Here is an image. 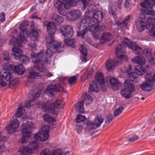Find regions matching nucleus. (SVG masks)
Here are the masks:
<instances>
[{"label":"nucleus","instance_id":"f257e3e1","mask_svg":"<svg viewBox=\"0 0 155 155\" xmlns=\"http://www.w3.org/2000/svg\"><path fill=\"white\" fill-rule=\"evenodd\" d=\"M103 12L101 11H96L93 13L92 21L95 22L89 26L91 23V19L89 16L85 17L81 20L78 26L79 31L77 32L78 37H83L85 33L88 31L92 33L93 37L96 39L99 37L100 32L104 30L105 26L103 25L100 26L99 23L101 22L103 18Z\"/></svg>","mask_w":155,"mask_h":155},{"label":"nucleus","instance_id":"f03ea898","mask_svg":"<svg viewBox=\"0 0 155 155\" xmlns=\"http://www.w3.org/2000/svg\"><path fill=\"white\" fill-rule=\"evenodd\" d=\"M80 0H56L54 2V5L61 15H65L66 10L68 9L72 6H75ZM83 5L85 8L89 3V0H81Z\"/></svg>","mask_w":155,"mask_h":155},{"label":"nucleus","instance_id":"7ed1b4c3","mask_svg":"<svg viewBox=\"0 0 155 155\" xmlns=\"http://www.w3.org/2000/svg\"><path fill=\"white\" fill-rule=\"evenodd\" d=\"M64 104L62 101L56 100L53 101L48 100L43 103L39 102L37 105L39 108H42L45 111L57 115L60 109L63 108Z\"/></svg>","mask_w":155,"mask_h":155},{"label":"nucleus","instance_id":"20e7f679","mask_svg":"<svg viewBox=\"0 0 155 155\" xmlns=\"http://www.w3.org/2000/svg\"><path fill=\"white\" fill-rule=\"evenodd\" d=\"M6 81H9L10 88L13 89L17 84V78H13L11 74L7 70H3L0 72V86L5 87L6 85Z\"/></svg>","mask_w":155,"mask_h":155},{"label":"nucleus","instance_id":"39448f33","mask_svg":"<svg viewBox=\"0 0 155 155\" xmlns=\"http://www.w3.org/2000/svg\"><path fill=\"white\" fill-rule=\"evenodd\" d=\"M155 22V18L148 19L145 15L141 14L140 15L139 18L136 21V25L137 30L139 31H142L148 28V25L149 30V27L151 25V23Z\"/></svg>","mask_w":155,"mask_h":155},{"label":"nucleus","instance_id":"423d86ee","mask_svg":"<svg viewBox=\"0 0 155 155\" xmlns=\"http://www.w3.org/2000/svg\"><path fill=\"white\" fill-rule=\"evenodd\" d=\"M35 127V124L33 123L28 122L23 124L21 127L22 137L21 143H26L31 136L30 130Z\"/></svg>","mask_w":155,"mask_h":155},{"label":"nucleus","instance_id":"0eeeda50","mask_svg":"<svg viewBox=\"0 0 155 155\" xmlns=\"http://www.w3.org/2000/svg\"><path fill=\"white\" fill-rule=\"evenodd\" d=\"M39 144L36 141H33L29 143L27 146H22L18 149V152L23 155H31L33 150H37L39 147Z\"/></svg>","mask_w":155,"mask_h":155},{"label":"nucleus","instance_id":"6e6552de","mask_svg":"<svg viewBox=\"0 0 155 155\" xmlns=\"http://www.w3.org/2000/svg\"><path fill=\"white\" fill-rule=\"evenodd\" d=\"M124 89L121 90V95L124 98L129 99L132 96V93L135 91L134 85L128 80H127L124 83Z\"/></svg>","mask_w":155,"mask_h":155},{"label":"nucleus","instance_id":"1a4fd4ad","mask_svg":"<svg viewBox=\"0 0 155 155\" xmlns=\"http://www.w3.org/2000/svg\"><path fill=\"white\" fill-rule=\"evenodd\" d=\"M31 57L32 59V62L34 64L35 68L40 72L43 71L45 69L43 65V63L42 61L36 59L34 61L35 58H41L43 57V54L42 52L36 54L34 51L32 52L31 54Z\"/></svg>","mask_w":155,"mask_h":155},{"label":"nucleus","instance_id":"9d476101","mask_svg":"<svg viewBox=\"0 0 155 155\" xmlns=\"http://www.w3.org/2000/svg\"><path fill=\"white\" fill-rule=\"evenodd\" d=\"M64 88L63 87L59 84L55 85H51L48 86L46 90L45 91L43 95V100L46 99V96L49 97H52L54 95V92L55 91L58 92L59 91H63Z\"/></svg>","mask_w":155,"mask_h":155},{"label":"nucleus","instance_id":"9b49d317","mask_svg":"<svg viewBox=\"0 0 155 155\" xmlns=\"http://www.w3.org/2000/svg\"><path fill=\"white\" fill-rule=\"evenodd\" d=\"M49 127L48 125H44L35 135V138L41 141H46L49 137Z\"/></svg>","mask_w":155,"mask_h":155},{"label":"nucleus","instance_id":"f8f14e48","mask_svg":"<svg viewBox=\"0 0 155 155\" xmlns=\"http://www.w3.org/2000/svg\"><path fill=\"white\" fill-rule=\"evenodd\" d=\"M140 5L141 7L147 9L144 11L147 14L152 16L155 15V11L152 9L155 6L154 0H145L140 4Z\"/></svg>","mask_w":155,"mask_h":155},{"label":"nucleus","instance_id":"ddd939ff","mask_svg":"<svg viewBox=\"0 0 155 155\" xmlns=\"http://www.w3.org/2000/svg\"><path fill=\"white\" fill-rule=\"evenodd\" d=\"M122 41V43L121 44H119L116 47V55L120 60H121L124 62L127 61L128 59L127 56L124 54V53L126 52V46L124 45V43L126 44L124 42V40Z\"/></svg>","mask_w":155,"mask_h":155},{"label":"nucleus","instance_id":"4468645a","mask_svg":"<svg viewBox=\"0 0 155 155\" xmlns=\"http://www.w3.org/2000/svg\"><path fill=\"white\" fill-rule=\"evenodd\" d=\"M12 54L15 59H21L22 62L25 64H27L29 61V60L28 58L23 55V51L20 48L15 47L12 48Z\"/></svg>","mask_w":155,"mask_h":155},{"label":"nucleus","instance_id":"2eb2a0df","mask_svg":"<svg viewBox=\"0 0 155 155\" xmlns=\"http://www.w3.org/2000/svg\"><path fill=\"white\" fill-rule=\"evenodd\" d=\"M28 21H25L21 23L18 27L20 30L18 36V39L24 42H27V41L25 37L29 36V31L25 27L28 25Z\"/></svg>","mask_w":155,"mask_h":155},{"label":"nucleus","instance_id":"dca6fc26","mask_svg":"<svg viewBox=\"0 0 155 155\" xmlns=\"http://www.w3.org/2000/svg\"><path fill=\"white\" fill-rule=\"evenodd\" d=\"M59 31L61 35L65 38H71L74 34L72 27L69 25L61 26L59 28Z\"/></svg>","mask_w":155,"mask_h":155},{"label":"nucleus","instance_id":"f3484780","mask_svg":"<svg viewBox=\"0 0 155 155\" xmlns=\"http://www.w3.org/2000/svg\"><path fill=\"white\" fill-rule=\"evenodd\" d=\"M20 122L16 118L12 117L11 119L10 123L6 128L7 131L12 134L17 131L19 127Z\"/></svg>","mask_w":155,"mask_h":155},{"label":"nucleus","instance_id":"a211bd4d","mask_svg":"<svg viewBox=\"0 0 155 155\" xmlns=\"http://www.w3.org/2000/svg\"><path fill=\"white\" fill-rule=\"evenodd\" d=\"M40 155H64L63 151L60 149H56L51 150L48 148H45L40 152ZM64 155H70L68 153Z\"/></svg>","mask_w":155,"mask_h":155},{"label":"nucleus","instance_id":"6ab92c4d","mask_svg":"<svg viewBox=\"0 0 155 155\" xmlns=\"http://www.w3.org/2000/svg\"><path fill=\"white\" fill-rule=\"evenodd\" d=\"M47 46V47H54V49L56 48H60L61 43L55 41L54 36L53 34H49L46 38Z\"/></svg>","mask_w":155,"mask_h":155},{"label":"nucleus","instance_id":"aec40b11","mask_svg":"<svg viewBox=\"0 0 155 155\" xmlns=\"http://www.w3.org/2000/svg\"><path fill=\"white\" fill-rule=\"evenodd\" d=\"M82 13L78 9L73 10L67 15L66 18L68 20L71 21L79 19L81 16Z\"/></svg>","mask_w":155,"mask_h":155},{"label":"nucleus","instance_id":"412c9836","mask_svg":"<svg viewBox=\"0 0 155 155\" xmlns=\"http://www.w3.org/2000/svg\"><path fill=\"white\" fill-rule=\"evenodd\" d=\"M95 78L98 83L100 84L102 90L106 91L108 83L104 81V77L103 73L101 72L97 73L95 74Z\"/></svg>","mask_w":155,"mask_h":155},{"label":"nucleus","instance_id":"4be33fe9","mask_svg":"<svg viewBox=\"0 0 155 155\" xmlns=\"http://www.w3.org/2000/svg\"><path fill=\"white\" fill-rule=\"evenodd\" d=\"M124 42L130 48L137 54H140L142 52V49L141 47L136 45L134 42L130 41L127 38L125 39Z\"/></svg>","mask_w":155,"mask_h":155},{"label":"nucleus","instance_id":"5701e85b","mask_svg":"<svg viewBox=\"0 0 155 155\" xmlns=\"http://www.w3.org/2000/svg\"><path fill=\"white\" fill-rule=\"evenodd\" d=\"M123 62L119 59L111 60H108L105 66L107 69L109 71L113 70L114 68L123 63Z\"/></svg>","mask_w":155,"mask_h":155},{"label":"nucleus","instance_id":"b1692460","mask_svg":"<svg viewBox=\"0 0 155 155\" xmlns=\"http://www.w3.org/2000/svg\"><path fill=\"white\" fill-rule=\"evenodd\" d=\"M107 80L110 83L109 85L112 89L115 91L118 90L120 84L116 78L112 76H109L107 77Z\"/></svg>","mask_w":155,"mask_h":155},{"label":"nucleus","instance_id":"393cba45","mask_svg":"<svg viewBox=\"0 0 155 155\" xmlns=\"http://www.w3.org/2000/svg\"><path fill=\"white\" fill-rule=\"evenodd\" d=\"M41 75L39 73H37L33 70H30L29 72L28 79L26 83V85H30L31 84L33 83L34 79H37Z\"/></svg>","mask_w":155,"mask_h":155},{"label":"nucleus","instance_id":"a878e982","mask_svg":"<svg viewBox=\"0 0 155 155\" xmlns=\"http://www.w3.org/2000/svg\"><path fill=\"white\" fill-rule=\"evenodd\" d=\"M41 93V90H40L38 92L34 94L31 97L29 96L31 98V99L28 101H27L25 104V107H31V105H33L32 103L34 102L36 100L37 98L38 97Z\"/></svg>","mask_w":155,"mask_h":155},{"label":"nucleus","instance_id":"bb28decb","mask_svg":"<svg viewBox=\"0 0 155 155\" xmlns=\"http://www.w3.org/2000/svg\"><path fill=\"white\" fill-rule=\"evenodd\" d=\"M60 48H56L54 49V47H48L45 53V58L46 60H45V62H47L52 56L54 52H60V50L59 49Z\"/></svg>","mask_w":155,"mask_h":155},{"label":"nucleus","instance_id":"cd10ccee","mask_svg":"<svg viewBox=\"0 0 155 155\" xmlns=\"http://www.w3.org/2000/svg\"><path fill=\"white\" fill-rule=\"evenodd\" d=\"M35 23L32 22L31 23V29L32 31L31 33H29V36L31 37L32 39L35 41H38L39 38V36L37 32H36L35 30L36 29V27L35 26Z\"/></svg>","mask_w":155,"mask_h":155},{"label":"nucleus","instance_id":"c85d7f7f","mask_svg":"<svg viewBox=\"0 0 155 155\" xmlns=\"http://www.w3.org/2000/svg\"><path fill=\"white\" fill-rule=\"evenodd\" d=\"M18 36L17 38V39L16 41L15 38L13 36H11L10 37V40L9 41V44L11 45L15 46L14 47H16L17 48H19V47L21 46L22 43H25L21 41V40L18 39ZM13 48H14L13 47Z\"/></svg>","mask_w":155,"mask_h":155},{"label":"nucleus","instance_id":"c756f323","mask_svg":"<svg viewBox=\"0 0 155 155\" xmlns=\"http://www.w3.org/2000/svg\"><path fill=\"white\" fill-rule=\"evenodd\" d=\"M153 82L151 81H146L140 86L141 88L144 91H150L152 89Z\"/></svg>","mask_w":155,"mask_h":155},{"label":"nucleus","instance_id":"7c9ffc66","mask_svg":"<svg viewBox=\"0 0 155 155\" xmlns=\"http://www.w3.org/2000/svg\"><path fill=\"white\" fill-rule=\"evenodd\" d=\"M113 38L112 35L109 32H106L101 35L100 38L101 43H103L105 42L111 40Z\"/></svg>","mask_w":155,"mask_h":155},{"label":"nucleus","instance_id":"2f4dec72","mask_svg":"<svg viewBox=\"0 0 155 155\" xmlns=\"http://www.w3.org/2000/svg\"><path fill=\"white\" fill-rule=\"evenodd\" d=\"M79 50L81 52V60L83 62H86V57L88 54V52L86 48L83 45H81L79 48Z\"/></svg>","mask_w":155,"mask_h":155},{"label":"nucleus","instance_id":"473e14b6","mask_svg":"<svg viewBox=\"0 0 155 155\" xmlns=\"http://www.w3.org/2000/svg\"><path fill=\"white\" fill-rule=\"evenodd\" d=\"M14 71L15 73L19 75L23 74L25 71V69L22 64H19L14 66Z\"/></svg>","mask_w":155,"mask_h":155},{"label":"nucleus","instance_id":"72a5a7b5","mask_svg":"<svg viewBox=\"0 0 155 155\" xmlns=\"http://www.w3.org/2000/svg\"><path fill=\"white\" fill-rule=\"evenodd\" d=\"M47 29L49 34L53 35L57 30L55 24L51 22H49L47 25Z\"/></svg>","mask_w":155,"mask_h":155},{"label":"nucleus","instance_id":"f704fd0d","mask_svg":"<svg viewBox=\"0 0 155 155\" xmlns=\"http://www.w3.org/2000/svg\"><path fill=\"white\" fill-rule=\"evenodd\" d=\"M131 60L134 63L139 64L141 66L144 65L146 63L145 59L142 57H135Z\"/></svg>","mask_w":155,"mask_h":155},{"label":"nucleus","instance_id":"c9c22d12","mask_svg":"<svg viewBox=\"0 0 155 155\" xmlns=\"http://www.w3.org/2000/svg\"><path fill=\"white\" fill-rule=\"evenodd\" d=\"M99 87L97 86L95 81H92L90 82L88 91H94L97 92L99 91Z\"/></svg>","mask_w":155,"mask_h":155},{"label":"nucleus","instance_id":"e433bc0d","mask_svg":"<svg viewBox=\"0 0 155 155\" xmlns=\"http://www.w3.org/2000/svg\"><path fill=\"white\" fill-rule=\"evenodd\" d=\"M9 56L7 52L4 51L0 54V59L1 61L6 64L9 60Z\"/></svg>","mask_w":155,"mask_h":155},{"label":"nucleus","instance_id":"4c0bfd02","mask_svg":"<svg viewBox=\"0 0 155 155\" xmlns=\"http://www.w3.org/2000/svg\"><path fill=\"white\" fill-rule=\"evenodd\" d=\"M52 20L55 23H61L64 21V18L56 13H53L52 16Z\"/></svg>","mask_w":155,"mask_h":155},{"label":"nucleus","instance_id":"58836bf2","mask_svg":"<svg viewBox=\"0 0 155 155\" xmlns=\"http://www.w3.org/2000/svg\"><path fill=\"white\" fill-rule=\"evenodd\" d=\"M142 65H138L135 66L134 68V70L135 74L141 75L145 73V69L143 68Z\"/></svg>","mask_w":155,"mask_h":155},{"label":"nucleus","instance_id":"ea45409f","mask_svg":"<svg viewBox=\"0 0 155 155\" xmlns=\"http://www.w3.org/2000/svg\"><path fill=\"white\" fill-rule=\"evenodd\" d=\"M130 20V16L128 15L125 17L124 21L123 23L117 24V26L120 28H122L123 27H125L127 26Z\"/></svg>","mask_w":155,"mask_h":155},{"label":"nucleus","instance_id":"a19ab883","mask_svg":"<svg viewBox=\"0 0 155 155\" xmlns=\"http://www.w3.org/2000/svg\"><path fill=\"white\" fill-rule=\"evenodd\" d=\"M25 112V110L23 107L22 104H20L18 107V108L16 112L15 117H20L22 116Z\"/></svg>","mask_w":155,"mask_h":155},{"label":"nucleus","instance_id":"79ce46f5","mask_svg":"<svg viewBox=\"0 0 155 155\" xmlns=\"http://www.w3.org/2000/svg\"><path fill=\"white\" fill-rule=\"evenodd\" d=\"M104 121V119L100 115H97L95 118L94 124L96 127H99Z\"/></svg>","mask_w":155,"mask_h":155},{"label":"nucleus","instance_id":"37998d69","mask_svg":"<svg viewBox=\"0 0 155 155\" xmlns=\"http://www.w3.org/2000/svg\"><path fill=\"white\" fill-rule=\"evenodd\" d=\"M95 125L92 121H88L86 123L85 129L86 131H89L94 129Z\"/></svg>","mask_w":155,"mask_h":155},{"label":"nucleus","instance_id":"c03bdc74","mask_svg":"<svg viewBox=\"0 0 155 155\" xmlns=\"http://www.w3.org/2000/svg\"><path fill=\"white\" fill-rule=\"evenodd\" d=\"M84 102L82 101H79L77 103L76 108L79 112L83 113L84 112Z\"/></svg>","mask_w":155,"mask_h":155},{"label":"nucleus","instance_id":"a18cd8bd","mask_svg":"<svg viewBox=\"0 0 155 155\" xmlns=\"http://www.w3.org/2000/svg\"><path fill=\"white\" fill-rule=\"evenodd\" d=\"M119 8L118 7V2L117 3L111 2H109L108 6L109 11L116 10Z\"/></svg>","mask_w":155,"mask_h":155},{"label":"nucleus","instance_id":"49530a36","mask_svg":"<svg viewBox=\"0 0 155 155\" xmlns=\"http://www.w3.org/2000/svg\"><path fill=\"white\" fill-rule=\"evenodd\" d=\"M149 35L151 36L155 37V22L151 23L149 28Z\"/></svg>","mask_w":155,"mask_h":155},{"label":"nucleus","instance_id":"de8ad7c7","mask_svg":"<svg viewBox=\"0 0 155 155\" xmlns=\"http://www.w3.org/2000/svg\"><path fill=\"white\" fill-rule=\"evenodd\" d=\"M43 118L45 121L50 123L53 124L55 121L54 118L48 114H45L43 116Z\"/></svg>","mask_w":155,"mask_h":155},{"label":"nucleus","instance_id":"09e8293b","mask_svg":"<svg viewBox=\"0 0 155 155\" xmlns=\"http://www.w3.org/2000/svg\"><path fill=\"white\" fill-rule=\"evenodd\" d=\"M64 41L67 45L71 46L72 47H74L75 46V43L76 42V41L74 39H65Z\"/></svg>","mask_w":155,"mask_h":155},{"label":"nucleus","instance_id":"8fccbe9b","mask_svg":"<svg viewBox=\"0 0 155 155\" xmlns=\"http://www.w3.org/2000/svg\"><path fill=\"white\" fill-rule=\"evenodd\" d=\"M123 0H118V7L119 9H120L121 8V4ZM130 0H125L124 6L126 8H128L129 7Z\"/></svg>","mask_w":155,"mask_h":155},{"label":"nucleus","instance_id":"3c124183","mask_svg":"<svg viewBox=\"0 0 155 155\" xmlns=\"http://www.w3.org/2000/svg\"><path fill=\"white\" fill-rule=\"evenodd\" d=\"M79 76V74H77L74 76L70 77L68 79V81L71 84H73L75 83L77 81V78Z\"/></svg>","mask_w":155,"mask_h":155},{"label":"nucleus","instance_id":"603ef678","mask_svg":"<svg viewBox=\"0 0 155 155\" xmlns=\"http://www.w3.org/2000/svg\"><path fill=\"white\" fill-rule=\"evenodd\" d=\"M123 108L122 106L116 109L114 112V116L117 117L123 111Z\"/></svg>","mask_w":155,"mask_h":155},{"label":"nucleus","instance_id":"864d4df0","mask_svg":"<svg viewBox=\"0 0 155 155\" xmlns=\"http://www.w3.org/2000/svg\"><path fill=\"white\" fill-rule=\"evenodd\" d=\"M95 8V7L94 5H90L86 12V15H90V14H91V13L93 14V12H94V10Z\"/></svg>","mask_w":155,"mask_h":155},{"label":"nucleus","instance_id":"5fc2aeb1","mask_svg":"<svg viewBox=\"0 0 155 155\" xmlns=\"http://www.w3.org/2000/svg\"><path fill=\"white\" fill-rule=\"evenodd\" d=\"M86 119L85 116L81 115H78L77 116L76 119L77 123H79L84 121Z\"/></svg>","mask_w":155,"mask_h":155},{"label":"nucleus","instance_id":"6e6d98bb","mask_svg":"<svg viewBox=\"0 0 155 155\" xmlns=\"http://www.w3.org/2000/svg\"><path fill=\"white\" fill-rule=\"evenodd\" d=\"M136 74L134 72H131L129 75V81H134L136 78Z\"/></svg>","mask_w":155,"mask_h":155},{"label":"nucleus","instance_id":"4d7b16f0","mask_svg":"<svg viewBox=\"0 0 155 155\" xmlns=\"http://www.w3.org/2000/svg\"><path fill=\"white\" fill-rule=\"evenodd\" d=\"M138 137L136 135H134L131 137H130L128 139V141L130 142H133L138 139Z\"/></svg>","mask_w":155,"mask_h":155},{"label":"nucleus","instance_id":"13d9d810","mask_svg":"<svg viewBox=\"0 0 155 155\" xmlns=\"http://www.w3.org/2000/svg\"><path fill=\"white\" fill-rule=\"evenodd\" d=\"M145 78L146 81H151L153 79V77H152L150 74H147L145 75Z\"/></svg>","mask_w":155,"mask_h":155},{"label":"nucleus","instance_id":"bf43d9fd","mask_svg":"<svg viewBox=\"0 0 155 155\" xmlns=\"http://www.w3.org/2000/svg\"><path fill=\"white\" fill-rule=\"evenodd\" d=\"M115 10H112L111 11H109V12L110 13L111 16L114 19H115L117 18V15L115 11Z\"/></svg>","mask_w":155,"mask_h":155},{"label":"nucleus","instance_id":"052dcab7","mask_svg":"<svg viewBox=\"0 0 155 155\" xmlns=\"http://www.w3.org/2000/svg\"><path fill=\"white\" fill-rule=\"evenodd\" d=\"M0 21L2 22L4 21L5 20V13L3 12H2L0 15Z\"/></svg>","mask_w":155,"mask_h":155},{"label":"nucleus","instance_id":"680f3d73","mask_svg":"<svg viewBox=\"0 0 155 155\" xmlns=\"http://www.w3.org/2000/svg\"><path fill=\"white\" fill-rule=\"evenodd\" d=\"M86 101H88V104H89L92 102L93 100L91 96L87 95Z\"/></svg>","mask_w":155,"mask_h":155},{"label":"nucleus","instance_id":"e2e57ef3","mask_svg":"<svg viewBox=\"0 0 155 155\" xmlns=\"http://www.w3.org/2000/svg\"><path fill=\"white\" fill-rule=\"evenodd\" d=\"M83 127L82 126H77L76 127V129L78 133V134H80L81 133Z\"/></svg>","mask_w":155,"mask_h":155},{"label":"nucleus","instance_id":"0e129e2a","mask_svg":"<svg viewBox=\"0 0 155 155\" xmlns=\"http://www.w3.org/2000/svg\"><path fill=\"white\" fill-rule=\"evenodd\" d=\"M29 45L32 50H34L36 49L37 45L35 43H34L33 44H30Z\"/></svg>","mask_w":155,"mask_h":155},{"label":"nucleus","instance_id":"69168bd1","mask_svg":"<svg viewBox=\"0 0 155 155\" xmlns=\"http://www.w3.org/2000/svg\"><path fill=\"white\" fill-rule=\"evenodd\" d=\"M112 118H113V116H110L108 117L107 118V120H106L105 122L106 123L110 122L112 120Z\"/></svg>","mask_w":155,"mask_h":155},{"label":"nucleus","instance_id":"338daca9","mask_svg":"<svg viewBox=\"0 0 155 155\" xmlns=\"http://www.w3.org/2000/svg\"><path fill=\"white\" fill-rule=\"evenodd\" d=\"M147 57L149 58H151L152 54L151 51L148 52L147 54L145 55Z\"/></svg>","mask_w":155,"mask_h":155},{"label":"nucleus","instance_id":"774afa93","mask_svg":"<svg viewBox=\"0 0 155 155\" xmlns=\"http://www.w3.org/2000/svg\"><path fill=\"white\" fill-rule=\"evenodd\" d=\"M147 57L149 58H151L152 54L151 51L148 52L147 54L145 55Z\"/></svg>","mask_w":155,"mask_h":155}]
</instances>
